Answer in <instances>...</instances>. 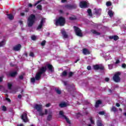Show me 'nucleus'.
<instances>
[{
    "label": "nucleus",
    "instance_id": "obj_41",
    "mask_svg": "<svg viewBox=\"0 0 126 126\" xmlns=\"http://www.w3.org/2000/svg\"><path fill=\"white\" fill-rule=\"evenodd\" d=\"M36 38L37 37L35 35L32 36V39L33 40V41H35V40H36Z\"/></svg>",
    "mask_w": 126,
    "mask_h": 126
},
{
    "label": "nucleus",
    "instance_id": "obj_44",
    "mask_svg": "<svg viewBox=\"0 0 126 126\" xmlns=\"http://www.w3.org/2000/svg\"><path fill=\"white\" fill-rule=\"evenodd\" d=\"M99 115H105V111H100L99 112Z\"/></svg>",
    "mask_w": 126,
    "mask_h": 126
},
{
    "label": "nucleus",
    "instance_id": "obj_20",
    "mask_svg": "<svg viewBox=\"0 0 126 126\" xmlns=\"http://www.w3.org/2000/svg\"><path fill=\"white\" fill-rule=\"evenodd\" d=\"M101 104H102V101L100 100H98L96 101L95 107L96 108H98L99 105H101Z\"/></svg>",
    "mask_w": 126,
    "mask_h": 126
},
{
    "label": "nucleus",
    "instance_id": "obj_7",
    "mask_svg": "<svg viewBox=\"0 0 126 126\" xmlns=\"http://www.w3.org/2000/svg\"><path fill=\"white\" fill-rule=\"evenodd\" d=\"M64 7L67 9H69V10H71V9H76L77 8V5L76 4H68L65 5Z\"/></svg>",
    "mask_w": 126,
    "mask_h": 126
},
{
    "label": "nucleus",
    "instance_id": "obj_36",
    "mask_svg": "<svg viewBox=\"0 0 126 126\" xmlns=\"http://www.w3.org/2000/svg\"><path fill=\"white\" fill-rule=\"evenodd\" d=\"M106 4L107 6H111V5H112V2L110 1H108L106 2Z\"/></svg>",
    "mask_w": 126,
    "mask_h": 126
},
{
    "label": "nucleus",
    "instance_id": "obj_19",
    "mask_svg": "<svg viewBox=\"0 0 126 126\" xmlns=\"http://www.w3.org/2000/svg\"><path fill=\"white\" fill-rule=\"evenodd\" d=\"M9 76H11V77H14L15 76H16V75H17V71L12 72L9 73Z\"/></svg>",
    "mask_w": 126,
    "mask_h": 126
},
{
    "label": "nucleus",
    "instance_id": "obj_26",
    "mask_svg": "<svg viewBox=\"0 0 126 126\" xmlns=\"http://www.w3.org/2000/svg\"><path fill=\"white\" fill-rule=\"evenodd\" d=\"M55 92H56V93L57 94H59V95H61V94H62V91H61V90L56 88L55 89Z\"/></svg>",
    "mask_w": 126,
    "mask_h": 126
},
{
    "label": "nucleus",
    "instance_id": "obj_50",
    "mask_svg": "<svg viewBox=\"0 0 126 126\" xmlns=\"http://www.w3.org/2000/svg\"><path fill=\"white\" fill-rule=\"evenodd\" d=\"M18 98L19 99H21V98H22V95L21 94H19V95H18Z\"/></svg>",
    "mask_w": 126,
    "mask_h": 126
},
{
    "label": "nucleus",
    "instance_id": "obj_9",
    "mask_svg": "<svg viewBox=\"0 0 126 126\" xmlns=\"http://www.w3.org/2000/svg\"><path fill=\"white\" fill-rule=\"evenodd\" d=\"M45 21H46V18H42L39 25L36 28V30H40V29H42V28H43V26L44 25V23H45Z\"/></svg>",
    "mask_w": 126,
    "mask_h": 126
},
{
    "label": "nucleus",
    "instance_id": "obj_33",
    "mask_svg": "<svg viewBox=\"0 0 126 126\" xmlns=\"http://www.w3.org/2000/svg\"><path fill=\"white\" fill-rule=\"evenodd\" d=\"M8 89H9V90H11V89H12V84L8 83Z\"/></svg>",
    "mask_w": 126,
    "mask_h": 126
},
{
    "label": "nucleus",
    "instance_id": "obj_55",
    "mask_svg": "<svg viewBox=\"0 0 126 126\" xmlns=\"http://www.w3.org/2000/svg\"><path fill=\"white\" fill-rule=\"evenodd\" d=\"M6 100L7 101H8V102H11V100H10V99L8 98H6Z\"/></svg>",
    "mask_w": 126,
    "mask_h": 126
},
{
    "label": "nucleus",
    "instance_id": "obj_54",
    "mask_svg": "<svg viewBox=\"0 0 126 126\" xmlns=\"http://www.w3.org/2000/svg\"><path fill=\"white\" fill-rule=\"evenodd\" d=\"M63 83H64V85H65V86H66L67 85V82L64 81Z\"/></svg>",
    "mask_w": 126,
    "mask_h": 126
},
{
    "label": "nucleus",
    "instance_id": "obj_37",
    "mask_svg": "<svg viewBox=\"0 0 126 126\" xmlns=\"http://www.w3.org/2000/svg\"><path fill=\"white\" fill-rule=\"evenodd\" d=\"M36 8L37 9H39V10H42V5H37Z\"/></svg>",
    "mask_w": 126,
    "mask_h": 126
},
{
    "label": "nucleus",
    "instance_id": "obj_64",
    "mask_svg": "<svg viewBox=\"0 0 126 126\" xmlns=\"http://www.w3.org/2000/svg\"><path fill=\"white\" fill-rule=\"evenodd\" d=\"M108 92H109V93H112V90H111V89H109L108 90Z\"/></svg>",
    "mask_w": 126,
    "mask_h": 126
},
{
    "label": "nucleus",
    "instance_id": "obj_34",
    "mask_svg": "<svg viewBox=\"0 0 126 126\" xmlns=\"http://www.w3.org/2000/svg\"><path fill=\"white\" fill-rule=\"evenodd\" d=\"M89 120H90L92 125H94L95 124V121H94V120H93V118L90 117Z\"/></svg>",
    "mask_w": 126,
    "mask_h": 126
},
{
    "label": "nucleus",
    "instance_id": "obj_6",
    "mask_svg": "<svg viewBox=\"0 0 126 126\" xmlns=\"http://www.w3.org/2000/svg\"><path fill=\"white\" fill-rule=\"evenodd\" d=\"M121 74H122L121 72H117L115 73L113 77V79L115 82H121V77H120V75H121Z\"/></svg>",
    "mask_w": 126,
    "mask_h": 126
},
{
    "label": "nucleus",
    "instance_id": "obj_42",
    "mask_svg": "<svg viewBox=\"0 0 126 126\" xmlns=\"http://www.w3.org/2000/svg\"><path fill=\"white\" fill-rule=\"evenodd\" d=\"M19 78L21 80H23L24 77H23V75H21L20 76H19Z\"/></svg>",
    "mask_w": 126,
    "mask_h": 126
},
{
    "label": "nucleus",
    "instance_id": "obj_16",
    "mask_svg": "<svg viewBox=\"0 0 126 126\" xmlns=\"http://www.w3.org/2000/svg\"><path fill=\"white\" fill-rule=\"evenodd\" d=\"M62 77H66L67 76V70H64L61 74Z\"/></svg>",
    "mask_w": 126,
    "mask_h": 126
},
{
    "label": "nucleus",
    "instance_id": "obj_51",
    "mask_svg": "<svg viewBox=\"0 0 126 126\" xmlns=\"http://www.w3.org/2000/svg\"><path fill=\"white\" fill-rule=\"evenodd\" d=\"M50 106H51V103H47L45 105V106L47 107H50Z\"/></svg>",
    "mask_w": 126,
    "mask_h": 126
},
{
    "label": "nucleus",
    "instance_id": "obj_1",
    "mask_svg": "<svg viewBox=\"0 0 126 126\" xmlns=\"http://www.w3.org/2000/svg\"><path fill=\"white\" fill-rule=\"evenodd\" d=\"M46 71H47L46 66H42L41 68H40L39 71L35 74V78L32 77L31 79V82L32 83H35L36 80V81H39V80L41 79L42 74L45 73Z\"/></svg>",
    "mask_w": 126,
    "mask_h": 126
},
{
    "label": "nucleus",
    "instance_id": "obj_2",
    "mask_svg": "<svg viewBox=\"0 0 126 126\" xmlns=\"http://www.w3.org/2000/svg\"><path fill=\"white\" fill-rule=\"evenodd\" d=\"M36 20V16L34 14H31L28 19L27 25L28 27H32Z\"/></svg>",
    "mask_w": 126,
    "mask_h": 126
},
{
    "label": "nucleus",
    "instance_id": "obj_13",
    "mask_svg": "<svg viewBox=\"0 0 126 126\" xmlns=\"http://www.w3.org/2000/svg\"><path fill=\"white\" fill-rule=\"evenodd\" d=\"M22 46L20 44H19L13 47V51H15L16 52H17L18 51H20V50L21 49Z\"/></svg>",
    "mask_w": 126,
    "mask_h": 126
},
{
    "label": "nucleus",
    "instance_id": "obj_24",
    "mask_svg": "<svg viewBox=\"0 0 126 126\" xmlns=\"http://www.w3.org/2000/svg\"><path fill=\"white\" fill-rule=\"evenodd\" d=\"M52 118H53V115H52V112H51L47 116V121H50L52 120Z\"/></svg>",
    "mask_w": 126,
    "mask_h": 126
},
{
    "label": "nucleus",
    "instance_id": "obj_12",
    "mask_svg": "<svg viewBox=\"0 0 126 126\" xmlns=\"http://www.w3.org/2000/svg\"><path fill=\"white\" fill-rule=\"evenodd\" d=\"M46 66V68L47 67L48 69L51 72H53V71H54V68L53 65L50 63H48L46 64V66Z\"/></svg>",
    "mask_w": 126,
    "mask_h": 126
},
{
    "label": "nucleus",
    "instance_id": "obj_25",
    "mask_svg": "<svg viewBox=\"0 0 126 126\" xmlns=\"http://www.w3.org/2000/svg\"><path fill=\"white\" fill-rule=\"evenodd\" d=\"M101 9H95V13L96 15H101Z\"/></svg>",
    "mask_w": 126,
    "mask_h": 126
},
{
    "label": "nucleus",
    "instance_id": "obj_15",
    "mask_svg": "<svg viewBox=\"0 0 126 126\" xmlns=\"http://www.w3.org/2000/svg\"><path fill=\"white\" fill-rule=\"evenodd\" d=\"M21 119H22V120H23V121H24V122L25 123H26V122H27V113H24L22 115Z\"/></svg>",
    "mask_w": 126,
    "mask_h": 126
},
{
    "label": "nucleus",
    "instance_id": "obj_3",
    "mask_svg": "<svg viewBox=\"0 0 126 126\" xmlns=\"http://www.w3.org/2000/svg\"><path fill=\"white\" fill-rule=\"evenodd\" d=\"M65 24V18L63 17H59L55 21V25L56 26H64Z\"/></svg>",
    "mask_w": 126,
    "mask_h": 126
},
{
    "label": "nucleus",
    "instance_id": "obj_53",
    "mask_svg": "<svg viewBox=\"0 0 126 126\" xmlns=\"http://www.w3.org/2000/svg\"><path fill=\"white\" fill-rule=\"evenodd\" d=\"M116 107H120V106H121V105L119 103H116Z\"/></svg>",
    "mask_w": 126,
    "mask_h": 126
},
{
    "label": "nucleus",
    "instance_id": "obj_56",
    "mask_svg": "<svg viewBox=\"0 0 126 126\" xmlns=\"http://www.w3.org/2000/svg\"><path fill=\"white\" fill-rule=\"evenodd\" d=\"M67 0H61V2H63V3L66 2Z\"/></svg>",
    "mask_w": 126,
    "mask_h": 126
},
{
    "label": "nucleus",
    "instance_id": "obj_14",
    "mask_svg": "<svg viewBox=\"0 0 126 126\" xmlns=\"http://www.w3.org/2000/svg\"><path fill=\"white\" fill-rule=\"evenodd\" d=\"M109 39L110 40H114V41H118L120 39V37H119V36L117 35H114L112 36H109Z\"/></svg>",
    "mask_w": 126,
    "mask_h": 126
},
{
    "label": "nucleus",
    "instance_id": "obj_4",
    "mask_svg": "<svg viewBox=\"0 0 126 126\" xmlns=\"http://www.w3.org/2000/svg\"><path fill=\"white\" fill-rule=\"evenodd\" d=\"M34 109H35V110H36L37 112H39V116H42L45 115V113L42 112L43 110V106L42 105V104H35L34 106Z\"/></svg>",
    "mask_w": 126,
    "mask_h": 126
},
{
    "label": "nucleus",
    "instance_id": "obj_5",
    "mask_svg": "<svg viewBox=\"0 0 126 126\" xmlns=\"http://www.w3.org/2000/svg\"><path fill=\"white\" fill-rule=\"evenodd\" d=\"M73 28L74 32L77 36H78V37H82L83 36V34H82V31H81L78 27L74 26Z\"/></svg>",
    "mask_w": 126,
    "mask_h": 126
},
{
    "label": "nucleus",
    "instance_id": "obj_11",
    "mask_svg": "<svg viewBox=\"0 0 126 126\" xmlns=\"http://www.w3.org/2000/svg\"><path fill=\"white\" fill-rule=\"evenodd\" d=\"M80 7L81 8H86L88 7V4L86 1H82L80 2Z\"/></svg>",
    "mask_w": 126,
    "mask_h": 126
},
{
    "label": "nucleus",
    "instance_id": "obj_49",
    "mask_svg": "<svg viewBox=\"0 0 126 126\" xmlns=\"http://www.w3.org/2000/svg\"><path fill=\"white\" fill-rule=\"evenodd\" d=\"M105 80L106 82H108V81H109L110 79L109 78H105Z\"/></svg>",
    "mask_w": 126,
    "mask_h": 126
},
{
    "label": "nucleus",
    "instance_id": "obj_62",
    "mask_svg": "<svg viewBox=\"0 0 126 126\" xmlns=\"http://www.w3.org/2000/svg\"><path fill=\"white\" fill-rule=\"evenodd\" d=\"M10 66H14V65L12 63H10Z\"/></svg>",
    "mask_w": 126,
    "mask_h": 126
},
{
    "label": "nucleus",
    "instance_id": "obj_28",
    "mask_svg": "<svg viewBox=\"0 0 126 126\" xmlns=\"http://www.w3.org/2000/svg\"><path fill=\"white\" fill-rule=\"evenodd\" d=\"M108 13L110 17H113V16H114V12H113V11L112 10L108 11Z\"/></svg>",
    "mask_w": 126,
    "mask_h": 126
},
{
    "label": "nucleus",
    "instance_id": "obj_10",
    "mask_svg": "<svg viewBox=\"0 0 126 126\" xmlns=\"http://www.w3.org/2000/svg\"><path fill=\"white\" fill-rule=\"evenodd\" d=\"M93 67L95 70H98L99 69L104 70V66L102 65L95 64L93 66Z\"/></svg>",
    "mask_w": 126,
    "mask_h": 126
},
{
    "label": "nucleus",
    "instance_id": "obj_61",
    "mask_svg": "<svg viewBox=\"0 0 126 126\" xmlns=\"http://www.w3.org/2000/svg\"><path fill=\"white\" fill-rule=\"evenodd\" d=\"M2 81H3L2 78L0 77V82H2Z\"/></svg>",
    "mask_w": 126,
    "mask_h": 126
},
{
    "label": "nucleus",
    "instance_id": "obj_58",
    "mask_svg": "<svg viewBox=\"0 0 126 126\" xmlns=\"http://www.w3.org/2000/svg\"><path fill=\"white\" fill-rule=\"evenodd\" d=\"M25 11V12H29V9L28 8H26Z\"/></svg>",
    "mask_w": 126,
    "mask_h": 126
},
{
    "label": "nucleus",
    "instance_id": "obj_63",
    "mask_svg": "<svg viewBox=\"0 0 126 126\" xmlns=\"http://www.w3.org/2000/svg\"><path fill=\"white\" fill-rule=\"evenodd\" d=\"M79 61V59H77V60H76L75 61V63H77V62H78Z\"/></svg>",
    "mask_w": 126,
    "mask_h": 126
},
{
    "label": "nucleus",
    "instance_id": "obj_21",
    "mask_svg": "<svg viewBox=\"0 0 126 126\" xmlns=\"http://www.w3.org/2000/svg\"><path fill=\"white\" fill-rule=\"evenodd\" d=\"M91 32H93V34H94V35H97V36L101 35V33L97 32V31H95L94 30H92Z\"/></svg>",
    "mask_w": 126,
    "mask_h": 126
},
{
    "label": "nucleus",
    "instance_id": "obj_17",
    "mask_svg": "<svg viewBox=\"0 0 126 126\" xmlns=\"http://www.w3.org/2000/svg\"><path fill=\"white\" fill-rule=\"evenodd\" d=\"M61 33L62 34L63 38H66L68 37V35L66 34V32L64 30L61 31Z\"/></svg>",
    "mask_w": 126,
    "mask_h": 126
},
{
    "label": "nucleus",
    "instance_id": "obj_31",
    "mask_svg": "<svg viewBox=\"0 0 126 126\" xmlns=\"http://www.w3.org/2000/svg\"><path fill=\"white\" fill-rule=\"evenodd\" d=\"M87 12L89 15V16H92L93 14H92V10H91V9H88Z\"/></svg>",
    "mask_w": 126,
    "mask_h": 126
},
{
    "label": "nucleus",
    "instance_id": "obj_22",
    "mask_svg": "<svg viewBox=\"0 0 126 126\" xmlns=\"http://www.w3.org/2000/svg\"><path fill=\"white\" fill-rule=\"evenodd\" d=\"M7 18L10 20H13V19L14 18V17L13 15L11 14H8L7 15Z\"/></svg>",
    "mask_w": 126,
    "mask_h": 126
},
{
    "label": "nucleus",
    "instance_id": "obj_32",
    "mask_svg": "<svg viewBox=\"0 0 126 126\" xmlns=\"http://www.w3.org/2000/svg\"><path fill=\"white\" fill-rule=\"evenodd\" d=\"M73 74L74 73L73 72H69L68 73V77L69 78H70V77H72L73 76Z\"/></svg>",
    "mask_w": 126,
    "mask_h": 126
},
{
    "label": "nucleus",
    "instance_id": "obj_46",
    "mask_svg": "<svg viewBox=\"0 0 126 126\" xmlns=\"http://www.w3.org/2000/svg\"><path fill=\"white\" fill-rule=\"evenodd\" d=\"M3 43H4V41H2L1 42H0V47H2L3 46Z\"/></svg>",
    "mask_w": 126,
    "mask_h": 126
},
{
    "label": "nucleus",
    "instance_id": "obj_27",
    "mask_svg": "<svg viewBox=\"0 0 126 126\" xmlns=\"http://www.w3.org/2000/svg\"><path fill=\"white\" fill-rule=\"evenodd\" d=\"M97 126H104V124H102V122L100 120H98L96 122Z\"/></svg>",
    "mask_w": 126,
    "mask_h": 126
},
{
    "label": "nucleus",
    "instance_id": "obj_60",
    "mask_svg": "<svg viewBox=\"0 0 126 126\" xmlns=\"http://www.w3.org/2000/svg\"><path fill=\"white\" fill-rule=\"evenodd\" d=\"M59 12L60 13H63V10H60Z\"/></svg>",
    "mask_w": 126,
    "mask_h": 126
},
{
    "label": "nucleus",
    "instance_id": "obj_40",
    "mask_svg": "<svg viewBox=\"0 0 126 126\" xmlns=\"http://www.w3.org/2000/svg\"><path fill=\"white\" fill-rule=\"evenodd\" d=\"M42 2V0H41L37 1L36 2H35L34 3V6H36V5H37V4H38V3H40V2Z\"/></svg>",
    "mask_w": 126,
    "mask_h": 126
},
{
    "label": "nucleus",
    "instance_id": "obj_57",
    "mask_svg": "<svg viewBox=\"0 0 126 126\" xmlns=\"http://www.w3.org/2000/svg\"><path fill=\"white\" fill-rule=\"evenodd\" d=\"M33 6V5L32 3L29 4V7H32Z\"/></svg>",
    "mask_w": 126,
    "mask_h": 126
},
{
    "label": "nucleus",
    "instance_id": "obj_43",
    "mask_svg": "<svg viewBox=\"0 0 126 126\" xmlns=\"http://www.w3.org/2000/svg\"><path fill=\"white\" fill-rule=\"evenodd\" d=\"M108 67L109 69H113V64H108Z\"/></svg>",
    "mask_w": 126,
    "mask_h": 126
},
{
    "label": "nucleus",
    "instance_id": "obj_48",
    "mask_svg": "<svg viewBox=\"0 0 126 126\" xmlns=\"http://www.w3.org/2000/svg\"><path fill=\"white\" fill-rule=\"evenodd\" d=\"M116 64H118V63H120V60L117 59L115 62Z\"/></svg>",
    "mask_w": 126,
    "mask_h": 126
},
{
    "label": "nucleus",
    "instance_id": "obj_23",
    "mask_svg": "<svg viewBox=\"0 0 126 126\" xmlns=\"http://www.w3.org/2000/svg\"><path fill=\"white\" fill-rule=\"evenodd\" d=\"M59 106L61 108H63L64 107H66L67 104L65 102L61 103L59 104Z\"/></svg>",
    "mask_w": 126,
    "mask_h": 126
},
{
    "label": "nucleus",
    "instance_id": "obj_59",
    "mask_svg": "<svg viewBox=\"0 0 126 126\" xmlns=\"http://www.w3.org/2000/svg\"><path fill=\"white\" fill-rule=\"evenodd\" d=\"M48 114V110L45 109V115H47Z\"/></svg>",
    "mask_w": 126,
    "mask_h": 126
},
{
    "label": "nucleus",
    "instance_id": "obj_35",
    "mask_svg": "<svg viewBox=\"0 0 126 126\" xmlns=\"http://www.w3.org/2000/svg\"><path fill=\"white\" fill-rule=\"evenodd\" d=\"M7 110V108H6V107L5 106H2V111H3V112H5Z\"/></svg>",
    "mask_w": 126,
    "mask_h": 126
},
{
    "label": "nucleus",
    "instance_id": "obj_29",
    "mask_svg": "<svg viewBox=\"0 0 126 126\" xmlns=\"http://www.w3.org/2000/svg\"><path fill=\"white\" fill-rule=\"evenodd\" d=\"M111 112H114V113H116V112H118V109H117V108L115 106H113L111 109Z\"/></svg>",
    "mask_w": 126,
    "mask_h": 126
},
{
    "label": "nucleus",
    "instance_id": "obj_52",
    "mask_svg": "<svg viewBox=\"0 0 126 126\" xmlns=\"http://www.w3.org/2000/svg\"><path fill=\"white\" fill-rule=\"evenodd\" d=\"M20 15L21 16H24V15H25V14L24 13V12H21L20 13Z\"/></svg>",
    "mask_w": 126,
    "mask_h": 126
},
{
    "label": "nucleus",
    "instance_id": "obj_45",
    "mask_svg": "<svg viewBox=\"0 0 126 126\" xmlns=\"http://www.w3.org/2000/svg\"><path fill=\"white\" fill-rule=\"evenodd\" d=\"M122 67L123 68H126V63H123L122 65Z\"/></svg>",
    "mask_w": 126,
    "mask_h": 126
},
{
    "label": "nucleus",
    "instance_id": "obj_30",
    "mask_svg": "<svg viewBox=\"0 0 126 126\" xmlns=\"http://www.w3.org/2000/svg\"><path fill=\"white\" fill-rule=\"evenodd\" d=\"M69 19L71 21L76 20V19H77V17H76V16H73L70 17L69 18Z\"/></svg>",
    "mask_w": 126,
    "mask_h": 126
},
{
    "label": "nucleus",
    "instance_id": "obj_38",
    "mask_svg": "<svg viewBox=\"0 0 126 126\" xmlns=\"http://www.w3.org/2000/svg\"><path fill=\"white\" fill-rule=\"evenodd\" d=\"M46 45V40H43L41 43V45L42 46V47H44Z\"/></svg>",
    "mask_w": 126,
    "mask_h": 126
},
{
    "label": "nucleus",
    "instance_id": "obj_8",
    "mask_svg": "<svg viewBox=\"0 0 126 126\" xmlns=\"http://www.w3.org/2000/svg\"><path fill=\"white\" fill-rule=\"evenodd\" d=\"M59 115L60 116H61L62 118H63V119H64L66 120L67 124H70V121H69V119L67 117H66L65 115H64V113H63V111H60L59 112Z\"/></svg>",
    "mask_w": 126,
    "mask_h": 126
},
{
    "label": "nucleus",
    "instance_id": "obj_18",
    "mask_svg": "<svg viewBox=\"0 0 126 126\" xmlns=\"http://www.w3.org/2000/svg\"><path fill=\"white\" fill-rule=\"evenodd\" d=\"M83 53L84 55H90V51H89V50L86 48H84L83 49Z\"/></svg>",
    "mask_w": 126,
    "mask_h": 126
},
{
    "label": "nucleus",
    "instance_id": "obj_47",
    "mask_svg": "<svg viewBox=\"0 0 126 126\" xmlns=\"http://www.w3.org/2000/svg\"><path fill=\"white\" fill-rule=\"evenodd\" d=\"M87 69H88V70H91V66L89 65L87 66Z\"/></svg>",
    "mask_w": 126,
    "mask_h": 126
},
{
    "label": "nucleus",
    "instance_id": "obj_39",
    "mask_svg": "<svg viewBox=\"0 0 126 126\" xmlns=\"http://www.w3.org/2000/svg\"><path fill=\"white\" fill-rule=\"evenodd\" d=\"M30 57H32V58H34V57H35V55H34V53H33L32 52H31L30 53Z\"/></svg>",
    "mask_w": 126,
    "mask_h": 126
}]
</instances>
